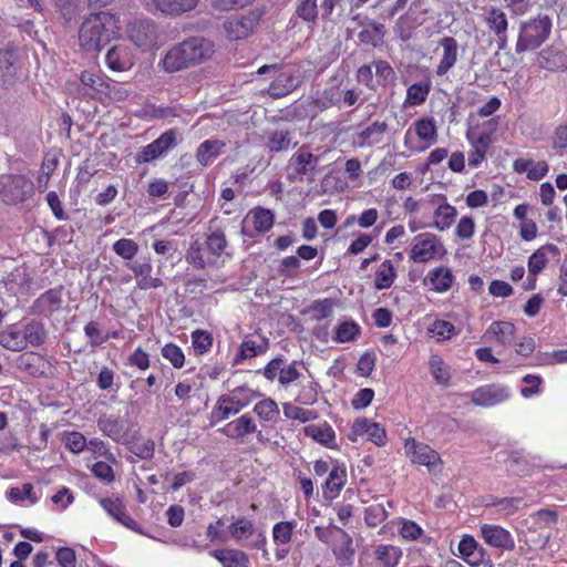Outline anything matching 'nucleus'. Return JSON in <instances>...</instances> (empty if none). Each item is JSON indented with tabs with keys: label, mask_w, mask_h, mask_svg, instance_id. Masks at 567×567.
<instances>
[{
	"label": "nucleus",
	"mask_w": 567,
	"mask_h": 567,
	"mask_svg": "<svg viewBox=\"0 0 567 567\" xmlns=\"http://www.w3.org/2000/svg\"><path fill=\"white\" fill-rule=\"evenodd\" d=\"M480 536L484 543L493 548L511 551L515 548L513 535L506 528L495 524H482Z\"/></svg>",
	"instance_id": "obj_12"
},
{
	"label": "nucleus",
	"mask_w": 567,
	"mask_h": 567,
	"mask_svg": "<svg viewBox=\"0 0 567 567\" xmlns=\"http://www.w3.org/2000/svg\"><path fill=\"white\" fill-rule=\"evenodd\" d=\"M458 551L461 556L471 566H478L480 558L477 555L484 553V548L478 545V543L474 539L473 536L465 535L460 540Z\"/></svg>",
	"instance_id": "obj_37"
},
{
	"label": "nucleus",
	"mask_w": 567,
	"mask_h": 567,
	"mask_svg": "<svg viewBox=\"0 0 567 567\" xmlns=\"http://www.w3.org/2000/svg\"><path fill=\"white\" fill-rule=\"evenodd\" d=\"M62 442L72 453H81L87 445L85 436L80 432H63Z\"/></svg>",
	"instance_id": "obj_54"
},
{
	"label": "nucleus",
	"mask_w": 567,
	"mask_h": 567,
	"mask_svg": "<svg viewBox=\"0 0 567 567\" xmlns=\"http://www.w3.org/2000/svg\"><path fill=\"white\" fill-rule=\"evenodd\" d=\"M427 333L431 338L442 342L450 340L457 332L455 327L450 321L437 319L430 324L427 328Z\"/></svg>",
	"instance_id": "obj_45"
},
{
	"label": "nucleus",
	"mask_w": 567,
	"mask_h": 567,
	"mask_svg": "<svg viewBox=\"0 0 567 567\" xmlns=\"http://www.w3.org/2000/svg\"><path fill=\"white\" fill-rule=\"evenodd\" d=\"M59 165V156L55 152H49L45 154L41 167L40 173L37 178V187L39 192H44L48 188L49 181L51 175L56 169Z\"/></svg>",
	"instance_id": "obj_36"
},
{
	"label": "nucleus",
	"mask_w": 567,
	"mask_h": 567,
	"mask_svg": "<svg viewBox=\"0 0 567 567\" xmlns=\"http://www.w3.org/2000/svg\"><path fill=\"white\" fill-rule=\"evenodd\" d=\"M388 131L385 122H373L371 125L359 131L353 137V144L358 147H369L382 141Z\"/></svg>",
	"instance_id": "obj_23"
},
{
	"label": "nucleus",
	"mask_w": 567,
	"mask_h": 567,
	"mask_svg": "<svg viewBox=\"0 0 567 567\" xmlns=\"http://www.w3.org/2000/svg\"><path fill=\"white\" fill-rule=\"evenodd\" d=\"M551 32V20L548 16H538L522 23L516 42V53L539 48Z\"/></svg>",
	"instance_id": "obj_4"
},
{
	"label": "nucleus",
	"mask_w": 567,
	"mask_h": 567,
	"mask_svg": "<svg viewBox=\"0 0 567 567\" xmlns=\"http://www.w3.org/2000/svg\"><path fill=\"white\" fill-rule=\"evenodd\" d=\"M217 48L212 39L195 35L172 47L162 58L159 64L168 73H175L213 60Z\"/></svg>",
	"instance_id": "obj_1"
},
{
	"label": "nucleus",
	"mask_w": 567,
	"mask_h": 567,
	"mask_svg": "<svg viewBox=\"0 0 567 567\" xmlns=\"http://www.w3.org/2000/svg\"><path fill=\"white\" fill-rule=\"evenodd\" d=\"M475 221L471 216H462L455 227V236L462 240L471 239L475 234Z\"/></svg>",
	"instance_id": "obj_63"
},
{
	"label": "nucleus",
	"mask_w": 567,
	"mask_h": 567,
	"mask_svg": "<svg viewBox=\"0 0 567 567\" xmlns=\"http://www.w3.org/2000/svg\"><path fill=\"white\" fill-rule=\"evenodd\" d=\"M319 158L305 146L300 147L289 159V166L299 175L312 176Z\"/></svg>",
	"instance_id": "obj_24"
},
{
	"label": "nucleus",
	"mask_w": 567,
	"mask_h": 567,
	"mask_svg": "<svg viewBox=\"0 0 567 567\" xmlns=\"http://www.w3.org/2000/svg\"><path fill=\"white\" fill-rule=\"evenodd\" d=\"M509 398V391L501 385L489 384L474 390L471 399L475 405L489 408Z\"/></svg>",
	"instance_id": "obj_17"
},
{
	"label": "nucleus",
	"mask_w": 567,
	"mask_h": 567,
	"mask_svg": "<svg viewBox=\"0 0 567 567\" xmlns=\"http://www.w3.org/2000/svg\"><path fill=\"white\" fill-rule=\"evenodd\" d=\"M192 343L196 354L207 352L213 346V337L204 330H195L192 333Z\"/></svg>",
	"instance_id": "obj_59"
},
{
	"label": "nucleus",
	"mask_w": 567,
	"mask_h": 567,
	"mask_svg": "<svg viewBox=\"0 0 567 567\" xmlns=\"http://www.w3.org/2000/svg\"><path fill=\"white\" fill-rule=\"evenodd\" d=\"M367 436L368 440L373 442L378 446H383L386 442L385 430L375 422H371L368 419H358L351 426L349 439L355 442L359 436Z\"/></svg>",
	"instance_id": "obj_14"
},
{
	"label": "nucleus",
	"mask_w": 567,
	"mask_h": 567,
	"mask_svg": "<svg viewBox=\"0 0 567 567\" xmlns=\"http://www.w3.org/2000/svg\"><path fill=\"white\" fill-rule=\"evenodd\" d=\"M429 364L435 381L440 384H447L450 380V372L443 359L436 354H433L430 358Z\"/></svg>",
	"instance_id": "obj_53"
},
{
	"label": "nucleus",
	"mask_w": 567,
	"mask_h": 567,
	"mask_svg": "<svg viewBox=\"0 0 567 567\" xmlns=\"http://www.w3.org/2000/svg\"><path fill=\"white\" fill-rule=\"evenodd\" d=\"M437 128L433 117L417 118L405 132L404 144L410 148L424 151L436 143Z\"/></svg>",
	"instance_id": "obj_7"
},
{
	"label": "nucleus",
	"mask_w": 567,
	"mask_h": 567,
	"mask_svg": "<svg viewBox=\"0 0 567 567\" xmlns=\"http://www.w3.org/2000/svg\"><path fill=\"white\" fill-rule=\"evenodd\" d=\"M227 533L236 543L251 545L255 548H259L266 543L264 534L258 532L255 523L246 517L233 518L227 527Z\"/></svg>",
	"instance_id": "obj_8"
},
{
	"label": "nucleus",
	"mask_w": 567,
	"mask_h": 567,
	"mask_svg": "<svg viewBox=\"0 0 567 567\" xmlns=\"http://www.w3.org/2000/svg\"><path fill=\"white\" fill-rule=\"evenodd\" d=\"M372 65L374 66L377 83L379 85L386 86L394 82L395 73L386 61H374Z\"/></svg>",
	"instance_id": "obj_55"
},
{
	"label": "nucleus",
	"mask_w": 567,
	"mask_h": 567,
	"mask_svg": "<svg viewBox=\"0 0 567 567\" xmlns=\"http://www.w3.org/2000/svg\"><path fill=\"white\" fill-rule=\"evenodd\" d=\"M388 518V513L382 504H372L365 508L364 520L371 527H377Z\"/></svg>",
	"instance_id": "obj_58"
},
{
	"label": "nucleus",
	"mask_w": 567,
	"mask_h": 567,
	"mask_svg": "<svg viewBox=\"0 0 567 567\" xmlns=\"http://www.w3.org/2000/svg\"><path fill=\"white\" fill-rule=\"evenodd\" d=\"M446 252L441 237L433 233L425 231L413 237L409 258L413 262L425 264L442 259Z\"/></svg>",
	"instance_id": "obj_5"
},
{
	"label": "nucleus",
	"mask_w": 567,
	"mask_h": 567,
	"mask_svg": "<svg viewBox=\"0 0 567 567\" xmlns=\"http://www.w3.org/2000/svg\"><path fill=\"white\" fill-rule=\"evenodd\" d=\"M347 483V467L344 464L332 462L331 471L323 487V496L327 499L336 498Z\"/></svg>",
	"instance_id": "obj_19"
},
{
	"label": "nucleus",
	"mask_w": 567,
	"mask_h": 567,
	"mask_svg": "<svg viewBox=\"0 0 567 567\" xmlns=\"http://www.w3.org/2000/svg\"><path fill=\"white\" fill-rule=\"evenodd\" d=\"M258 233H265L274 225V215L269 209L258 208L251 210L246 218Z\"/></svg>",
	"instance_id": "obj_44"
},
{
	"label": "nucleus",
	"mask_w": 567,
	"mask_h": 567,
	"mask_svg": "<svg viewBox=\"0 0 567 567\" xmlns=\"http://www.w3.org/2000/svg\"><path fill=\"white\" fill-rule=\"evenodd\" d=\"M100 504L112 518L125 527L141 533L137 523L126 513L122 499L107 497L100 499Z\"/></svg>",
	"instance_id": "obj_21"
},
{
	"label": "nucleus",
	"mask_w": 567,
	"mask_h": 567,
	"mask_svg": "<svg viewBox=\"0 0 567 567\" xmlns=\"http://www.w3.org/2000/svg\"><path fill=\"white\" fill-rule=\"evenodd\" d=\"M559 256V249L553 244H546L535 250L528 258V275L534 278L542 272L551 258Z\"/></svg>",
	"instance_id": "obj_20"
},
{
	"label": "nucleus",
	"mask_w": 567,
	"mask_h": 567,
	"mask_svg": "<svg viewBox=\"0 0 567 567\" xmlns=\"http://www.w3.org/2000/svg\"><path fill=\"white\" fill-rule=\"evenodd\" d=\"M485 22L491 32H493L497 38V47L499 50L506 48L508 39H507V28L508 20L506 13L497 8L492 7L486 14Z\"/></svg>",
	"instance_id": "obj_18"
},
{
	"label": "nucleus",
	"mask_w": 567,
	"mask_h": 567,
	"mask_svg": "<svg viewBox=\"0 0 567 567\" xmlns=\"http://www.w3.org/2000/svg\"><path fill=\"white\" fill-rule=\"evenodd\" d=\"M260 20V14L251 11L245 16L230 19L224 23V30L229 40H240L250 35Z\"/></svg>",
	"instance_id": "obj_13"
},
{
	"label": "nucleus",
	"mask_w": 567,
	"mask_h": 567,
	"mask_svg": "<svg viewBox=\"0 0 567 567\" xmlns=\"http://www.w3.org/2000/svg\"><path fill=\"white\" fill-rule=\"evenodd\" d=\"M9 499L16 503L29 501L31 505L38 502V498L33 495V486L30 483H25L21 487H11Z\"/></svg>",
	"instance_id": "obj_61"
},
{
	"label": "nucleus",
	"mask_w": 567,
	"mask_h": 567,
	"mask_svg": "<svg viewBox=\"0 0 567 567\" xmlns=\"http://www.w3.org/2000/svg\"><path fill=\"white\" fill-rule=\"evenodd\" d=\"M396 278V271L391 260H384L375 272L374 287L378 290L389 289Z\"/></svg>",
	"instance_id": "obj_39"
},
{
	"label": "nucleus",
	"mask_w": 567,
	"mask_h": 567,
	"mask_svg": "<svg viewBox=\"0 0 567 567\" xmlns=\"http://www.w3.org/2000/svg\"><path fill=\"white\" fill-rule=\"evenodd\" d=\"M254 412L262 421H274L279 415V409L275 400L268 398L259 401L254 406Z\"/></svg>",
	"instance_id": "obj_50"
},
{
	"label": "nucleus",
	"mask_w": 567,
	"mask_h": 567,
	"mask_svg": "<svg viewBox=\"0 0 567 567\" xmlns=\"http://www.w3.org/2000/svg\"><path fill=\"white\" fill-rule=\"evenodd\" d=\"M223 567H250V560L248 555L234 548L216 549L210 553Z\"/></svg>",
	"instance_id": "obj_27"
},
{
	"label": "nucleus",
	"mask_w": 567,
	"mask_h": 567,
	"mask_svg": "<svg viewBox=\"0 0 567 567\" xmlns=\"http://www.w3.org/2000/svg\"><path fill=\"white\" fill-rule=\"evenodd\" d=\"M127 34L133 42L142 51L152 50L157 42V31L155 24L148 20H138L132 22L127 28Z\"/></svg>",
	"instance_id": "obj_11"
},
{
	"label": "nucleus",
	"mask_w": 567,
	"mask_h": 567,
	"mask_svg": "<svg viewBox=\"0 0 567 567\" xmlns=\"http://www.w3.org/2000/svg\"><path fill=\"white\" fill-rule=\"evenodd\" d=\"M404 450L412 463L426 466L429 471H434L442 464L441 456L435 450L413 437L405 440Z\"/></svg>",
	"instance_id": "obj_10"
},
{
	"label": "nucleus",
	"mask_w": 567,
	"mask_h": 567,
	"mask_svg": "<svg viewBox=\"0 0 567 567\" xmlns=\"http://www.w3.org/2000/svg\"><path fill=\"white\" fill-rule=\"evenodd\" d=\"M361 333V327L352 320L341 322L333 336V341L339 343L352 342Z\"/></svg>",
	"instance_id": "obj_43"
},
{
	"label": "nucleus",
	"mask_w": 567,
	"mask_h": 567,
	"mask_svg": "<svg viewBox=\"0 0 567 567\" xmlns=\"http://www.w3.org/2000/svg\"><path fill=\"white\" fill-rule=\"evenodd\" d=\"M536 63L540 69L557 72L567 68V58L565 53L547 48L537 54Z\"/></svg>",
	"instance_id": "obj_26"
},
{
	"label": "nucleus",
	"mask_w": 567,
	"mask_h": 567,
	"mask_svg": "<svg viewBox=\"0 0 567 567\" xmlns=\"http://www.w3.org/2000/svg\"><path fill=\"white\" fill-rule=\"evenodd\" d=\"M267 143L266 146L269 152H284L288 151L296 143H292V136L289 131L274 130L266 133Z\"/></svg>",
	"instance_id": "obj_34"
},
{
	"label": "nucleus",
	"mask_w": 567,
	"mask_h": 567,
	"mask_svg": "<svg viewBox=\"0 0 567 567\" xmlns=\"http://www.w3.org/2000/svg\"><path fill=\"white\" fill-rule=\"evenodd\" d=\"M498 122L496 118H493L487 122V125L489 126V132H483L480 134H476V132H470L467 134V138L471 142L473 148H478L481 151H487L489 145L492 144V137L491 133L496 128Z\"/></svg>",
	"instance_id": "obj_49"
},
{
	"label": "nucleus",
	"mask_w": 567,
	"mask_h": 567,
	"mask_svg": "<svg viewBox=\"0 0 567 567\" xmlns=\"http://www.w3.org/2000/svg\"><path fill=\"white\" fill-rule=\"evenodd\" d=\"M442 56L436 68L439 76L445 75L456 63L458 56V45L454 38L444 37L440 40Z\"/></svg>",
	"instance_id": "obj_22"
},
{
	"label": "nucleus",
	"mask_w": 567,
	"mask_h": 567,
	"mask_svg": "<svg viewBox=\"0 0 567 567\" xmlns=\"http://www.w3.org/2000/svg\"><path fill=\"white\" fill-rule=\"evenodd\" d=\"M341 99L342 94L339 86L333 85L326 87L321 95L316 99L315 103L320 110H327L333 105H337Z\"/></svg>",
	"instance_id": "obj_51"
},
{
	"label": "nucleus",
	"mask_w": 567,
	"mask_h": 567,
	"mask_svg": "<svg viewBox=\"0 0 567 567\" xmlns=\"http://www.w3.org/2000/svg\"><path fill=\"white\" fill-rule=\"evenodd\" d=\"M116 30V22L110 13L91 14L80 27L79 44L87 53L99 52L115 37Z\"/></svg>",
	"instance_id": "obj_2"
},
{
	"label": "nucleus",
	"mask_w": 567,
	"mask_h": 567,
	"mask_svg": "<svg viewBox=\"0 0 567 567\" xmlns=\"http://www.w3.org/2000/svg\"><path fill=\"white\" fill-rule=\"evenodd\" d=\"M106 65L113 71H125L133 65V55L127 45L117 44L111 48L105 56Z\"/></svg>",
	"instance_id": "obj_25"
},
{
	"label": "nucleus",
	"mask_w": 567,
	"mask_h": 567,
	"mask_svg": "<svg viewBox=\"0 0 567 567\" xmlns=\"http://www.w3.org/2000/svg\"><path fill=\"white\" fill-rule=\"evenodd\" d=\"M162 355L175 369H181L185 363V355H184L182 349L175 343H166L162 348Z\"/></svg>",
	"instance_id": "obj_57"
},
{
	"label": "nucleus",
	"mask_w": 567,
	"mask_h": 567,
	"mask_svg": "<svg viewBox=\"0 0 567 567\" xmlns=\"http://www.w3.org/2000/svg\"><path fill=\"white\" fill-rule=\"evenodd\" d=\"M16 76V66L13 53L10 51H0V85L12 83Z\"/></svg>",
	"instance_id": "obj_46"
},
{
	"label": "nucleus",
	"mask_w": 567,
	"mask_h": 567,
	"mask_svg": "<svg viewBox=\"0 0 567 567\" xmlns=\"http://www.w3.org/2000/svg\"><path fill=\"white\" fill-rule=\"evenodd\" d=\"M305 435L315 442L332 449L336 446V432L328 422L311 424L303 429Z\"/></svg>",
	"instance_id": "obj_28"
},
{
	"label": "nucleus",
	"mask_w": 567,
	"mask_h": 567,
	"mask_svg": "<svg viewBox=\"0 0 567 567\" xmlns=\"http://www.w3.org/2000/svg\"><path fill=\"white\" fill-rule=\"evenodd\" d=\"M33 185L21 175L0 176V196L7 204H17L23 202L31 195Z\"/></svg>",
	"instance_id": "obj_9"
},
{
	"label": "nucleus",
	"mask_w": 567,
	"mask_h": 567,
	"mask_svg": "<svg viewBox=\"0 0 567 567\" xmlns=\"http://www.w3.org/2000/svg\"><path fill=\"white\" fill-rule=\"evenodd\" d=\"M81 83L89 89V94L95 99H102L107 89L109 79L94 71H83L81 73Z\"/></svg>",
	"instance_id": "obj_32"
},
{
	"label": "nucleus",
	"mask_w": 567,
	"mask_h": 567,
	"mask_svg": "<svg viewBox=\"0 0 567 567\" xmlns=\"http://www.w3.org/2000/svg\"><path fill=\"white\" fill-rule=\"evenodd\" d=\"M318 400V390L317 384L308 381L306 384H302L299 393L295 398V401L302 405H311L316 403Z\"/></svg>",
	"instance_id": "obj_62"
},
{
	"label": "nucleus",
	"mask_w": 567,
	"mask_h": 567,
	"mask_svg": "<svg viewBox=\"0 0 567 567\" xmlns=\"http://www.w3.org/2000/svg\"><path fill=\"white\" fill-rule=\"evenodd\" d=\"M99 429L109 437L116 442H121L124 439V426L114 416H102L97 421Z\"/></svg>",
	"instance_id": "obj_40"
},
{
	"label": "nucleus",
	"mask_w": 567,
	"mask_h": 567,
	"mask_svg": "<svg viewBox=\"0 0 567 567\" xmlns=\"http://www.w3.org/2000/svg\"><path fill=\"white\" fill-rule=\"evenodd\" d=\"M256 431L257 425L249 414H243L218 430V432L225 436L236 440L239 443H245L246 437L254 434Z\"/></svg>",
	"instance_id": "obj_16"
},
{
	"label": "nucleus",
	"mask_w": 567,
	"mask_h": 567,
	"mask_svg": "<svg viewBox=\"0 0 567 567\" xmlns=\"http://www.w3.org/2000/svg\"><path fill=\"white\" fill-rule=\"evenodd\" d=\"M282 412L287 419L299 421L301 423H307L318 417L316 411L297 406L290 402L282 404Z\"/></svg>",
	"instance_id": "obj_48"
},
{
	"label": "nucleus",
	"mask_w": 567,
	"mask_h": 567,
	"mask_svg": "<svg viewBox=\"0 0 567 567\" xmlns=\"http://www.w3.org/2000/svg\"><path fill=\"white\" fill-rule=\"evenodd\" d=\"M47 340L44 326L38 321L13 323L0 330V346L10 351L39 347Z\"/></svg>",
	"instance_id": "obj_3"
},
{
	"label": "nucleus",
	"mask_w": 567,
	"mask_h": 567,
	"mask_svg": "<svg viewBox=\"0 0 567 567\" xmlns=\"http://www.w3.org/2000/svg\"><path fill=\"white\" fill-rule=\"evenodd\" d=\"M402 557V550L393 545H380L375 550V558L384 567H396Z\"/></svg>",
	"instance_id": "obj_41"
},
{
	"label": "nucleus",
	"mask_w": 567,
	"mask_h": 567,
	"mask_svg": "<svg viewBox=\"0 0 567 567\" xmlns=\"http://www.w3.org/2000/svg\"><path fill=\"white\" fill-rule=\"evenodd\" d=\"M225 147L220 140H206L199 144L196 152V159L202 166H208Z\"/></svg>",
	"instance_id": "obj_33"
},
{
	"label": "nucleus",
	"mask_w": 567,
	"mask_h": 567,
	"mask_svg": "<svg viewBox=\"0 0 567 567\" xmlns=\"http://www.w3.org/2000/svg\"><path fill=\"white\" fill-rule=\"evenodd\" d=\"M257 396V393L248 386H238L229 392V394L218 398L212 416L216 421H224L231 415L239 413L244 408L248 406Z\"/></svg>",
	"instance_id": "obj_6"
},
{
	"label": "nucleus",
	"mask_w": 567,
	"mask_h": 567,
	"mask_svg": "<svg viewBox=\"0 0 567 567\" xmlns=\"http://www.w3.org/2000/svg\"><path fill=\"white\" fill-rule=\"evenodd\" d=\"M297 527L296 520H282L272 526V540L276 545H287L291 542L293 530Z\"/></svg>",
	"instance_id": "obj_42"
},
{
	"label": "nucleus",
	"mask_w": 567,
	"mask_h": 567,
	"mask_svg": "<svg viewBox=\"0 0 567 567\" xmlns=\"http://www.w3.org/2000/svg\"><path fill=\"white\" fill-rule=\"evenodd\" d=\"M299 79L291 73L280 72L268 87L272 97H282L299 86Z\"/></svg>",
	"instance_id": "obj_29"
},
{
	"label": "nucleus",
	"mask_w": 567,
	"mask_h": 567,
	"mask_svg": "<svg viewBox=\"0 0 567 567\" xmlns=\"http://www.w3.org/2000/svg\"><path fill=\"white\" fill-rule=\"evenodd\" d=\"M158 10L178 16L196 8L198 0H153Z\"/></svg>",
	"instance_id": "obj_38"
},
{
	"label": "nucleus",
	"mask_w": 567,
	"mask_h": 567,
	"mask_svg": "<svg viewBox=\"0 0 567 567\" xmlns=\"http://www.w3.org/2000/svg\"><path fill=\"white\" fill-rule=\"evenodd\" d=\"M516 336V327L511 321H493L483 334L486 342L508 347L513 343Z\"/></svg>",
	"instance_id": "obj_15"
},
{
	"label": "nucleus",
	"mask_w": 567,
	"mask_h": 567,
	"mask_svg": "<svg viewBox=\"0 0 567 567\" xmlns=\"http://www.w3.org/2000/svg\"><path fill=\"white\" fill-rule=\"evenodd\" d=\"M206 248L207 252L210 256L208 258L209 261H213V264H215L216 260L219 257H221V255L225 252L227 248V239L225 233L218 228L210 230L206 238Z\"/></svg>",
	"instance_id": "obj_35"
},
{
	"label": "nucleus",
	"mask_w": 567,
	"mask_h": 567,
	"mask_svg": "<svg viewBox=\"0 0 567 567\" xmlns=\"http://www.w3.org/2000/svg\"><path fill=\"white\" fill-rule=\"evenodd\" d=\"M186 261L197 269H204L207 265H212L213 261L206 259L203 254L202 244L199 240H194L185 256Z\"/></svg>",
	"instance_id": "obj_52"
},
{
	"label": "nucleus",
	"mask_w": 567,
	"mask_h": 567,
	"mask_svg": "<svg viewBox=\"0 0 567 567\" xmlns=\"http://www.w3.org/2000/svg\"><path fill=\"white\" fill-rule=\"evenodd\" d=\"M113 250L123 259L132 260L138 251V245L132 239L122 238L113 244Z\"/></svg>",
	"instance_id": "obj_56"
},
{
	"label": "nucleus",
	"mask_w": 567,
	"mask_h": 567,
	"mask_svg": "<svg viewBox=\"0 0 567 567\" xmlns=\"http://www.w3.org/2000/svg\"><path fill=\"white\" fill-rule=\"evenodd\" d=\"M425 280L434 291L442 293L452 287L454 275L447 267H436L429 271Z\"/></svg>",
	"instance_id": "obj_30"
},
{
	"label": "nucleus",
	"mask_w": 567,
	"mask_h": 567,
	"mask_svg": "<svg viewBox=\"0 0 567 567\" xmlns=\"http://www.w3.org/2000/svg\"><path fill=\"white\" fill-rule=\"evenodd\" d=\"M442 199L443 203L433 213V227L440 231H445L454 224L457 210L446 202L445 197H442Z\"/></svg>",
	"instance_id": "obj_31"
},
{
	"label": "nucleus",
	"mask_w": 567,
	"mask_h": 567,
	"mask_svg": "<svg viewBox=\"0 0 567 567\" xmlns=\"http://www.w3.org/2000/svg\"><path fill=\"white\" fill-rule=\"evenodd\" d=\"M430 93V84L414 83L406 90V97L404 100L405 106H417L423 104Z\"/></svg>",
	"instance_id": "obj_47"
},
{
	"label": "nucleus",
	"mask_w": 567,
	"mask_h": 567,
	"mask_svg": "<svg viewBox=\"0 0 567 567\" xmlns=\"http://www.w3.org/2000/svg\"><path fill=\"white\" fill-rule=\"evenodd\" d=\"M296 13L306 22H315L318 17L317 0H302Z\"/></svg>",
	"instance_id": "obj_64"
},
{
	"label": "nucleus",
	"mask_w": 567,
	"mask_h": 567,
	"mask_svg": "<svg viewBox=\"0 0 567 567\" xmlns=\"http://www.w3.org/2000/svg\"><path fill=\"white\" fill-rule=\"evenodd\" d=\"M268 342L266 340H262L260 343H257L251 339H245L240 344L239 357L241 359L254 358L258 354L266 352Z\"/></svg>",
	"instance_id": "obj_60"
}]
</instances>
